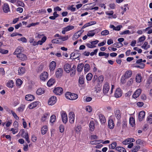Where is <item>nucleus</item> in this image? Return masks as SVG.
I'll return each instance as SVG.
<instances>
[{
    "label": "nucleus",
    "instance_id": "1",
    "mask_svg": "<svg viewBox=\"0 0 152 152\" xmlns=\"http://www.w3.org/2000/svg\"><path fill=\"white\" fill-rule=\"evenodd\" d=\"M65 95L66 98L72 100H75L78 98V96L77 94L71 93L69 92L66 93Z\"/></svg>",
    "mask_w": 152,
    "mask_h": 152
},
{
    "label": "nucleus",
    "instance_id": "2",
    "mask_svg": "<svg viewBox=\"0 0 152 152\" xmlns=\"http://www.w3.org/2000/svg\"><path fill=\"white\" fill-rule=\"evenodd\" d=\"M114 117L118 121L121 120V114L120 110L118 109H115L114 112Z\"/></svg>",
    "mask_w": 152,
    "mask_h": 152
},
{
    "label": "nucleus",
    "instance_id": "3",
    "mask_svg": "<svg viewBox=\"0 0 152 152\" xmlns=\"http://www.w3.org/2000/svg\"><path fill=\"white\" fill-rule=\"evenodd\" d=\"M56 101L57 99L56 96H53L49 99L48 103L49 105H52L56 103Z\"/></svg>",
    "mask_w": 152,
    "mask_h": 152
},
{
    "label": "nucleus",
    "instance_id": "4",
    "mask_svg": "<svg viewBox=\"0 0 152 152\" xmlns=\"http://www.w3.org/2000/svg\"><path fill=\"white\" fill-rule=\"evenodd\" d=\"M48 77V73L46 72H44L41 74L40 78L41 80L44 81L47 79Z\"/></svg>",
    "mask_w": 152,
    "mask_h": 152
},
{
    "label": "nucleus",
    "instance_id": "5",
    "mask_svg": "<svg viewBox=\"0 0 152 152\" xmlns=\"http://www.w3.org/2000/svg\"><path fill=\"white\" fill-rule=\"evenodd\" d=\"M75 114L73 112H70L69 114V121L71 124H73L75 120Z\"/></svg>",
    "mask_w": 152,
    "mask_h": 152
},
{
    "label": "nucleus",
    "instance_id": "6",
    "mask_svg": "<svg viewBox=\"0 0 152 152\" xmlns=\"http://www.w3.org/2000/svg\"><path fill=\"white\" fill-rule=\"evenodd\" d=\"M61 115L62 121L64 124H66L68 120L67 115L64 111H62L61 113Z\"/></svg>",
    "mask_w": 152,
    "mask_h": 152
},
{
    "label": "nucleus",
    "instance_id": "7",
    "mask_svg": "<svg viewBox=\"0 0 152 152\" xmlns=\"http://www.w3.org/2000/svg\"><path fill=\"white\" fill-rule=\"evenodd\" d=\"M53 92L56 94L60 95L63 93V89L61 87H58L55 88Z\"/></svg>",
    "mask_w": 152,
    "mask_h": 152
},
{
    "label": "nucleus",
    "instance_id": "8",
    "mask_svg": "<svg viewBox=\"0 0 152 152\" xmlns=\"http://www.w3.org/2000/svg\"><path fill=\"white\" fill-rule=\"evenodd\" d=\"M23 51V48L21 46H18L16 49L15 51L13 53L14 55H18V54L21 53Z\"/></svg>",
    "mask_w": 152,
    "mask_h": 152
},
{
    "label": "nucleus",
    "instance_id": "9",
    "mask_svg": "<svg viewBox=\"0 0 152 152\" xmlns=\"http://www.w3.org/2000/svg\"><path fill=\"white\" fill-rule=\"evenodd\" d=\"M83 31L80 30L75 33L72 37L73 40H75L78 39L81 35Z\"/></svg>",
    "mask_w": 152,
    "mask_h": 152
},
{
    "label": "nucleus",
    "instance_id": "10",
    "mask_svg": "<svg viewBox=\"0 0 152 152\" xmlns=\"http://www.w3.org/2000/svg\"><path fill=\"white\" fill-rule=\"evenodd\" d=\"M63 70L61 68H58L56 72V76L57 78H59L62 75Z\"/></svg>",
    "mask_w": 152,
    "mask_h": 152
},
{
    "label": "nucleus",
    "instance_id": "11",
    "mask_svg": "<svg viewBox=\"0 0 152 152\" xmlns=\"http://www.w3.org/2000/svg\"><path fill=\"white\" fill-rule=\"evenodd\" d=\"M109 86L108 83L107 82H106L103 86V91L104 94H107L109 91Z\"/></svg>",
    "mask_w": 152,
    "mask_h": 152
},
{
    "label": "nucleus",
    "instance_id": "12",
    "mask_svg": "<svg viewBox=\"0 0 152 152\" xmlns=\"http://www.w3.org/2000/svg\"><path fill=\"white\" fill-rule=\"evenodd\" d=\"M122 92L120 88H117L115 92V96L116 98H119L122 96Z\"/></svg>",
    "mask_w": 152,
    "mask_h": 152
},
{
    "label": "nucleus",
    "instance_id": "13",
    "mask_svg": "<svg viewBox=\"0 0 152 152\" xmlns=\"http://www.w3.org/2000/svg\"><path fill=\"white\" fill-rule=\"evenodd\" d=\"M17 57L20 60L23 61L26 60L27 59L26 56L25 54L22 53L18 54V55H17Z\"/></svg>",
    "mask_w": 152,
    "mask_h": 152
},
{
    "label": "nucleus",
    "instance_id": "14",
    "mask_svg": "<svg viewBox=\"0 0 152 152\" xmlns=\"http://www.w3.org/2000/svg\"><path fill=\"white\" fill-rule=\"evenodd\" d=\"M64 68L65 71L67 73H69L72 69L70 65L68 64H65Z\"/></svg>",
    "mask_w": 152,
    "mask_h": 152
},
{
    "label": "nucleus",
    "instance_id": "15",
    "mask_svg": "<svg viewBox=\"0 0 152 152\" xmlns=\"http://www.w3.org/2000/svg\"><path fill=\"white\" fill-rule=\"evenodd\" d=\"M141 92V90L139 89L137 90L133 95V97L135 99L137 98L139 96Z\"/></svg>",
    "mask_w": 152,
    "mask_h": 152
},
{
    "label": "nucleus",
    "instance_id": "16",
    "mask_svg": "<svg viewBox=\"0 0 152 152\" xmlns=\"http://www.w3.org/2000/svg\"><path fill=\"white\" fill-rule=\"evenodd\" d=\"M56 63V62L53 61L50 62V69L51 71H53L55 69Z\"/></svg>",
    "mask_w": 152,
    "mask_h": 152
},
{
    "label": "nucleus",
    "instance_id": "17",
    "mask_svg": "<svg viewBox=\"0 0 152 152\" xmlns=\"http://www.w3.org/2000/svg\"><path fill=\"white\" fill-rule=\"evenodd\" d=\"M35 97L34 95L30 94L27 95L26 96L25 99L28 101H31L34 99Z\"/></svg>",
    "mask_w": 152,
    "mask_h": 152
},
{
    "label": "nucleus",
    "instance_id": "18",
    "mask_svg": "<svg viewBox=\"0 0 152 152\" xmlns=\"http://www.w3.org/2000/svg\"><path fill=\"white\" fill-rule=\"evenodd\" d=\"M145 115V112L144 111L140 112L139 114V120L140 121L142 120Z\"/></svg>",
    "mask_w": 152,
    "mask_h": 152
},
{
    "label": "nucleus",
    "instance_id": "19",
    "mask_svg": "<svg viewBox=\"0 0 152 152\" xmlns=\"http://www.w3.org/2000/svg\"><path fill=\"white\" fill-rule=\"evenodd\" d=\"M3 10L4 12H8L10 10L8 4L7 3H4L3 6Z\"/></svg>",
    "mask_w": 152,
    "mask_h": 152
},
{
    "label": "nucleus",
    "instance_id": "20",
    "mask_svg": "<svg viewBox=\"0 0 152 152\" xmlns=\"http://www.w3.org/2000/svg\"><path fill=\"white\" fill-rule=\"evenodd\" d=\"M114 126V124L112 119H110L108 121V126L110 129H113Z\"/></svg>",
    "mask_w": 152,
    "mask_h": 152
},
{
    "label": "nucleus",
    "instance_id": "21",
    "mask_svg": "<svg viewBox=\"0 0 152 152\" xmlns=\"http://www.w3.org/2000/svg\"><path fill=\"white\" fill-rule=\"evenodd\" d=\"M132 72L131 70H128L125 73L124 77L125 78H129L132 75Z\"/></svg>",
    "mask_w": 152,
    "mask_h": 152
},
{
    "label": "nucleus",
    "instance_id": "22",
    "mask_svg": "<svg viewBox=\"0 0 152 152\" xmlns=\"http://www.w3.org/2000/svg\"><path fill=\"white\" fill-rule=\"evenodd\" d=\"M99 119L102 124L106 122L105 117L102 114H100L99 115Z\"/></svg>",
    "mask_w": 152,
    "mask_h": 152
},
{
    "label": "nucleus",
    "instance_id": "23",
    "mask_svg": "<svg viewBox=\"0 0 152 152\" xmlns=\"http://www.w3.org/2000/svg\"><path fill=\"white\" fill-rule=\"evenodd\" d=\"M49 116V114L48 113H45L44 114L41 118V120L42 122L45 121L48 119V116Z\"/></svg>",
    "mask_w": 152,
    "mask_h": 152
},
{
    "label": "nucleus",
    "instance_id": "24",
    "mask_svg": "<svg viewBox=\"0 0 152 152\" xmlns=\"http://www.w3.org/2000/svg\"><path fill=\"white\" fill-rule=\"evenodd\" d=\"M85 78L83 75H80L79 78V83L81 85H83L84 83Z\"/></svg>",
    "mask_w": 152,
    "mask_h": 152
},
{
    "label": "nucleus",
    "instance_id": "25",
    "mask_svg": "<svg viewBox=\"0 0 152 152\" xmlns=\"http://www.w3.org/2000/svg\"><path fill=\"white\" fill-rule=\"evenodd\" d=\"M38 104L37 102H34L30 104L28 106V107L30 109H32L35 107Z\"/></svg>",
    "mask_w": 152,
    "mask_h": 152
},
{
    "label": "nucleus",
    "instance_id": "26",
    "mask_svg": "<svg viewBox=\"0 0 152 152\" xmlns=\"http://www.w3.org/2000/svg\"><path fill=\"white\" fill-rule=\"evenodd\" d=\"M84 67V64L83 63H81L78 64L77 70L78 72H80L82 71Z\"/></svg>",
    "mask_w": 152,
    "mask_h": 152
},
{
    "label": "nucleus",
    "instance_id": "27",
    "mask_svg": "<svg viewBox=\"0 0 152 152\" xmlns=\"http://www.w3.org/2000/svg\"><path fill=\"white\" fill-rule=\"evenodd\" d=\"M116 150L119 152H126L125 149L121 147H117L115 148Z\"/></svg>",
    "mask_w": 152,
    "mask_h": 152
},
{
    "label": "nucleus",
    "instance_id": "28",
    "mask_svg": "<svg viewBox=\"0 0 152 152\" xmlns=\"http://www.w3.org/2000/svg\"><path fill=\"white\" fill-rule=\"evenodd\" d=\"M150 47V45L148 44V42H145L143 45L141 46L142 48L145 50H147Z\"/></svg>",
    "mask_w": 152,
    "mask_h": 152
},
{
    "label": "nucleus",
    "instance_id": "29",
    "mask_svg": "<svg viewBox=\"0 0 152 152\" xmlns=\"http://www.w3.org/2000/svg\"><path fill=\"white\" fill-rule=\"evenodd\" d=\"M25 72V69L24 67H21L19 68L18 72L19 75H21L23 74Z\"/></svg>",
    "mask_w": 152,
    "mask_h": 152
},
{
    "label": "nucleus",
    "instance_id": "30",
    "mask_svg": "<svg viewBox=\"0 0 152 152\" xmlns=\"http://www.w3.org/2000/svg\"><path fill=\"white\" fill-rule=\"evenodd\" d=\"M142 77L140 74H137L136 76V81L137 83H140L141 81Z\"/></svg>",
    "mask_w": 152,
    "mask_h": 152
},
{
    "label": "nucleus",
    "instance_id": "31",
    "mask_svg": "<svg viewBox=\"0 0 152 152\" xmlns=\"http://www.w3.org/2000/svg\"><path fill=\"white\" fill-rule=\"evenodd\" d=\"M55 83V80L53 78H51L47 82V85L48 86H50Z\"/></svg>",
    "mask_w": 152,
    "mask_h": 152
},
{
    "label": "nucleus",
    "instance_id": "32",
    "mask_svg": "<svg viewBox=\"0 0 152 152\" xmlns=\"http://www.w3.org/2000/svg\"><path fill=\"white\" fill-rule=\"evenodd\" d=\"M109 55V54L108 53H106L104 52H101L99 53V56H104L105 58H108Z\"/></svg>",
    "mask_w": 152,
    "mask_h": 152
},
{
    "label": "nucleus",
    "instance_id": "33",
    "mask_svg": "<svg viewBox=\"0 0 152 152\" xmlns=\"http://www.w3.org/2000/svg\"><path fill=\"white\" fill-rule=\"evenodd\" d=\"M129 124L132 127L134 126L135 124L134 118L132 117H131L129 118Z\"/></svg>",
    "mask_w": 152,
    "mask_h": 152
},
{
    "label": "nucleus",
    "instance_id": "34",
    "mask_svg": "<svg viewBox=\"0 0 152 152\" xmlns=\"http://www.w3.org/2000/svg\"><path fill=\"white\" fill-rule=\"evenodd\" d=\"M89 127L90 129L92 131L94 130V121H90L89 124Z\"/></svg>",
    "mask_w": 152,
    "mask_h": 152
},
{
    "label": "nucleus",
    "instance_id": "35",
    "mask_svg": "<svg viewBox=\"0 0 152 152\" xmlns=\"http://www.w3.org/2000/svg\"><path fill=\"white\" fill-rule=\"evenodd\" d=\"M44 89L42 88H39L37 90L36 93L38 95H40L44 93Z\"/></svg>",
    "mask_w": 152,
    "mask_h": 152
},
{
    "label": "nucleus",
    "instance_id": "36",
    "mask_svg": "<svg viewBox=\"0 0 152 152\" xmlns=\"http://www.w3.org/2000/svg\"><path fill=\"white\" fill-rule=\"evenodd\" d=\"M48 127L46 126H43L41 129V133L42 134H45L47 131Z\"/></svg>",
    "mask_w": 152,
    "mask_h": 152
},
{
    "label": "nucleus",
    "instance_id": "37",
    "mask_svg": "<svg viewBox=\"0 0 152 152\" xmlns=\"http://www.w3.org/2000/svg\"><path fill=\"white\" fill-rule=\"evenodd\" d=\"M135 141V140L133 138H128L124 140L122 142H132Z\"/></svg>",
    "mask_w": 152,
    "mask_h": 152
},
{
    "label": "nucleus",
    "instance_id": "38",
    "mask_svg": "<svg viewBox=\"0 0 152 152\" xmlns=\"http://www.w3.org/2000/svg\"><path fill=\"white\" fill-rule=\"evenodd\" d=\"M84 70L85 72H88L90 70V65L88 64H86L84 66Z\"/></svg>",
    "mask_w": 152,
    "mask_h": 152
},
{
    "label": "nucleus",
    "instance_id": "39",
    "mask_svg": "<svg viewBox=\"0 0 152 152\" xmlns=\"http://www.w3.org/2000/svg\"><path fill=\"white\" fill-rule=\"evenodd\" d=\"M14 83L12 80L9 81L7 83V86L9 88H12L13 87Z\"/></svg>",
    "mask_w": 152,
    "mask_h": 152
},
{
    "label": "nucleus",
    "instance_id": "40",
    "mask_svg": "<svg viewBox=\"0 0 152 152\" xmlns=\"http://www.w3.org/2000/svg\"><path fill=\"white\" fill-rule=\"evenodd\" d=\"M56 120V116L54 115H52L50 118V122L51 123H53Z\"/></svg>",
    "mask_w": 152,
    "mask_h": 152
},
{
    "label": "nucleus",
    "instance_id": "41",
    "mask_svg": "<svg viewBox=\"0 0 152 152\" xmlns=\"http://www.w3.org/2000/svg\"><path fill=\"white\" fill-rule=\"evenodd\" d=\"M93 77V75L91 73H88L86 76V78L87 80H91Z\"/></svg>",
    "mask_w": 152,
    "mask_h": 152
},
{
    "label": "nucleus",
    "instance_id": "42",
    "mask_svg": "<svg viewBox=\"0 0 152 152\" xmlns=\"http://www.w3.org/2000/svg\"><path fill=\"white\" fill-rule=\"evenodd\" d=\"M109 33V31L107 30H104L102 31L101 33V34L103 36H106Z\"/></svg>",
    "mask_w": 152,
    "mask_h": 152
},
{
    "label": "nucleus",
    "instance_id": "43",
    "mask_svg": "<svg viewBox=\"0 0 152 152\" xmlns=\"http://www.w3.org/2000/svg\"><path fill=\"white\" fill-rule=\"evenodd\" d=\"M22 81L20 79H17L16 82V84L17 86H19L22 84Z\"/></svg>",
    "mask_w": 152,
    "mask_h": 152
},
{
    "label": "nucleus",
    "instance_id": "44",
    "mask_svg": "<svg viewBox=\"0 0 152 152\" xmlns=\"http://www.w3.org/2000/svg\"><path fill=\"white\" fill-rule=\"evenodd\" d=\"M10 111H11V112L12 113L14 118L16 120H19V117L17 115V114L14 111H13L12 110H10Z\"/></svg>",
    "mask_w": 152,
    "mask_h": 152
},
{
    "label": "nucleus",
    "instance_id": "45",
    "mask_svg": "<svg viewBox=\"0 0 152 152\" xmlns=\"http://www.w3.org/2000/svg\"><path fill=\"white\" fill-rule=\"evenodd\" d=\"M17 4V5L18 6L24 7L25 6L24 4L20 1H18Z\"/></svg>",
    "mask_w": 152,
    "mask_h": 152
},
{
    "label": "nucleus",
    "instance_id": "46",
    "mask_svg": "<svg viewBox=\"0 0 152 152\" xmlns=\"http://www.w3.org/2000/svg\"><path fill=\"white\" fill-rule=\"evenodd\" d=\"M64 28L65 29L66 31H68L73 29L74 28V26H68L64 27Z\"/></svg>",
    "mask_w": 152,
    "mask_h": 152
},
{
    "label": "nucleus",
    "instance_id": "47",
    "mask_svg": "<svg viewBox=\"0 0 152 152\" xmlns=\"http://www.w3.org/2000/svg\"><path fill=\"white\" fill-rule=\"evenodd\" d=\"M147 120L148 123L152 124V114L148 117Z\"/></svg>",
    "mask_w": 152,
    "mask_h": 152
},
{
    "label": "nucleus",
    "instance_id": "48",
    "mask_svg": "<svg viewBox=\"0 0 152 152\" xmlns=\"http://www.w3.org/2000/svg\"><path fill=\"white\" fill-rule=\"evenodd\" d=\"M86 110L89 113H91L92 111V108L90 106H87L86 107Z\"/></svg>",
    "mask_w": 152,
    "mask_h": 152
},
{
    "label": "nucleus",
    "instance_id": "49",
    "mask_svg": "<svg viewBox=\"0 0 152 152\" xmlns=\"http://www.w3.org/2000/svg\"><path fill=\"white\" fill-rule=\"evenodd\" d=\"M92 142H105V143H106V142H109L110 141L109 140H105V141H104L103 140H94V141H92Z\"/></svg>",
    "mask_w": 152,
    "mask_h": 152
},
{
    "label": "nucleus",
    "instance_id": "50",
    "mask_svg": "<svg viewBox=\"0 0 152 152\" xmlns=\"http://www.w3.org/2000/svg\"><path fill=\"white\" fill-rule=\"evenodd\" d=\"M81 129V127L80 126H77L75 128V130L77 133H79Z\"/></svg>",
    "mask_w": 152,
    "mask_h": 152
},
{
    "label": "nucleus",
    "instance_id": "51",
    "mask_svg": "<svg viewBox=\"0 0 152 152\" xmlns=\"http://www.w3.org/2000/svg\"><path fill=\"white\" fill-rule=\"evenodd\" d=\"M145 64L143 63H141L140 64V65L136 66V67L140 69H143L144 68Z\"/></svg>",
    "mask_w": 152,
    "mask_h": 152
},
{
    "label": "nucleus",
    "instance_id": "52",
    "mask_svg": "<svg viewBox=\"0 0 152 152\" xmlns=\"http://www.w3.org/2000/svg\"><path fill=\"white\" fill-rule=\"evenodd\" d=\"M10 131L12 132V133L13 134H15L18 132V128H15V129L12 128L11 129Z\"/></svg>",
    "mask_w": 152,
    "mask_h": 152
},
{
    "label": "nucleus",
    "instance_id": "53",
    "mask_svg": "<svg viewBox=\"0 0 152 152\" xmlns=\"http://www.w3.org/2000/svg\"><path fill=\"white\" fill-rule=\"evenodd\" d=\"M70 71L72 72L70 73V75L71 77H73L75 74V70H74V69H72Z\"/></svg>",
    "mask_w": 152,
    "mask_h": 152
},
{
    "label": "nucleus",
    "instance_id": "54",
    "mask_svg": "<svg viewBox=\"0 0 152 152\" xmlns=\"http://www.w3.org/2000/svg\"><path fill=\"white\" fill-rule=\"evenodd\" d=\"M133 78H130L127 82V85L129 86L131 85L133 83Z\"/></svg>",
    "mask_w": 152,
    "mask_h": 152
},
{
    "label": "nucleus",
    "instance_id": "55",
    "mask_svg": "<svg viewBox=\"0 0 152 152\" xmlns=\"http://www.w3.org/2000/svg\"><path fill=\"white\" fill-rule=\"evenodd\" d=\"M18 40L21 41L22 42L24 43H26L27 42L26 39L24 37H23L20 39H18Z\"/></svg>",
    "mask_w": 152,
    "mask_h": 152
},
{
    "label": "nucleus",
    "instance_id": "56",
    "mask_svg": "<svg viewBox=\"0 0 152 152\" xmlns=\"http://www.w3.org/2000/svg\"><path fill=\"white\" fill-rule=\"evenodd\" d=\"M68 36H66L65 37H62L61 36L60 37V38H59V39H61L62 41H64L68 39Z\"/></svg>",
    "mask_w": 152,
    "mask_h": 152
},
{
    "label": "nucleus",
    "instance_id": "57",
    "mask_svg": "<svg viewBox=\"0 0 152 152\" xmlns=\"http://www.w3.org/2000/svg\"><path fill=\"white\" fill-rule=\"evenodd\" d=\"M145 39V36L140 37L139 39L138 40V42H142L144 41Z\"/></svg>",
    "mask_w": 152,
    "mask_h": 152
},
{
    "label": "nucleus",
    "instance_id": "58",
    "mask_svg": "<svg viewBox=\"0 0 152 152\" xmlns=\"http://www.w3.org/2000/svg\"><path fill=\"white\" fill-rule=\"evenodd\" d=\"M116 143H111V144L109 145L110 148L112 149H114L116 146Z\"/></svg>",
    "mask_w": 152,
    "mask_h": 152
},
{
    "label": "nucleus",
    "instance_id": "59",
    "mask_svg": "<svg viewBox=\"0 0 152 152\" xmlns=\"http://www.w3.org/2000/svg\"><path fill=\"white\" fill-rule=\"evenodd\" d=\"M140 147L139 145H137L134 148L133 150V152H137L140 149Z\"/></svg>",
    "mask_w": 152,
    "mask_h": 152
},
{
    "label": "nucleus",
    "instance_id": "60",
    "mask_svg": "<svg viewBox=\"0 0 152 152\" xmlns=\"http://www.w3.org/2000/svg\"><path fill=\"white\" fill-rule=\"evenodd\" d=\"M58 39H54L52 40V42L53 43H58L60 42H59Z\"/></svg>",
    "mask_w": 152,
    "mask_h": 152
},
{
    "label": "nucleus",
    "instance_id": "61",
    "mask_svg": "<svg viewBox=\"0 0 152 152\" xmlns=\"http://www.w3.org/2000/svg\"><path fill=\"white\" fill-rule=\"evenodd\" d=\"M59 129L61 132L62 133L63 132L64 129V126L62 125H60L59 127Z\"/></svg>",
    "mask_w": 152,
    "mask_h": 152
},
{
    "label": "nucleus",
    "instance_id": "62",
    "mask_svg": "<svg viewBox=\"0 0 152 152\" xmlns=\"http://www.w3.org/2000/svg\"><path fill=\"white\" fill-rule=\"evenodd\" d=\"M1 53L3 54H6L8 53V51L7 50H4L3 49H0Z\"/></svg>",
    "mask_w": 152,
    "mask_h": 152
},
{
    "label": "nucleus",
    "instance_id": "63",
    "mask_svg": "<svg viewBox=\"0 0 152 152\" xmlns=\"http://www.w3.org/2000/svg\"><path fill=\"white\" fill-rule=\"evenodd\" d=\"M95 35V33L92 32V31L89 32L87 34L88 37H93Z\"/></svg>",
    "mask_w": 152,
    "mask_h": 152
},
{
    "label": "nucleus",
    "instance_id": "64",
    "mask_svg": "<svg viewBox=\"0 0 152 152\" xmlns=\"http://www.w3.org/2000/svg\"><path fill=\"white\" fill-rule=\"evenodd\" d=\"M37 138L35 135H33L31 137V140L32 142H35L37 140Z\"/></svg>",
    "mask_w": 152,
    "mask_h": 152
}]
</instances>
